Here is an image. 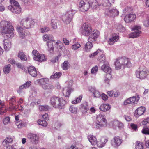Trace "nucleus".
Wrapping results in <instances>:
<instances>
[{"label": "nucleus", "mask_w": 149, "mask_h": 149, "mask_svg": "<svg viewBox=\"0 0 149 149\" xmlns=\"http://www.w3.org/2000/svg\"><path fill=\"white\" fill-rule=\"evenodd\" d=\"M40 30L41 32L44 33L49 31V29L48 27H44V28H40Z\"/></svg>", "instance_id": "59"}, {"label": "nucleus", "mask_w": 149, "mask_h": 149, "mask_svg": "<svg viewBox=\"0 0 149 149\" xmlns=\"http://www.w3.org/2000/svg\"><path fill=\"white\" fill-rule=\"evenodd\" d=\"M98 70V67L97 66H95L93 67L92 69L91 72L92 74L95 73Z\"/></svg>", "instance_id": "57"}, {"label": "nucleus", "mask_w": 149, "mask_h": 149, "mask_svg": "<svg viewBox=\"0 0 149 149\" xmlns=\"http://www.w3.org/2000/svg\"><path fill=\"white\" fill-rule=\"evenodd\" d=\"M89 109L87 102H85L81 104V110L83 113H86Z\"/></svg>", "instance_id": "30"}, {"label": "nucleus", "mask_w": 149, "mask_h": 149, "mask_svg": "<svg viewBox=\"0 0 149 149\" xmlns=\"http://www.w3.org/2000/svg\"><path fill=\"white\" fill-rule=\"evenodd\" d=\"M31 82L30 81H28L25 83L23 85L19 87V89H22L23 88H27L29 87L31 85Z\"/></svg>", "instance_id": "36"}, {"label": "nucleus", "mask_w": 149, "mask_h": 149, "mask_svg": "<svg viewBox=\"0 0 149 149\" xmlns=\"http://www.w3.org/2000/svg\"><path fill=\"white\" fill-rule=\"evenodd\" d=\"M55 41L54 40H51L48 41L47 42V45L48 47V51L50 53H53L54 52V47L53 45V42Z\"/></svg>", "instance_id": "27"}, {"label": "nucleus", "mask_w": 149, "mask_h": 149, "mask_svg": "<svg viewBox=\"0 0 149 149\" xmlns=\"http://www.w3.org/2000/svg\"><path fill=\"white\" fill-rule=\"evenodd\" d=\"M70 111L73 113H76L77 112V108L73 106H70L69 108Z\"/></svg>", "instance_id": "51"}, {"label": "nucleus", "mask_w": 149, "mask_h": 149, "mask_svg": "<svg viewBox=\"0 0 149 149\" xmlns=\"http://www.w3.org/2000/svg\"><path fill=\"white\" fill-rule=\"evenodd\" d=\"M10 120V117H7L4 119L3 123L4 124L6 125L8 123Z\"/></svg>", "instance_id": "61"}, {"label": "nucleus", "mask_w": 149, "mask_h": 149, "mask_svg": "<svg viewBox=\"0 0 149 149\" xmlns=\"http://www.w3.org/2000/svg\"><path fill=\"white\" fill-rule=\"evenodd\" d=\"M34 22L31 18L26 17L23 19L21 22V25L23 27L29 29L31 28L34 24Z\"/></svg>", "instance_id": "9"}, {"label": "nucleus", "mask_w": 149, "mask_h": 149, "mask_svg": "<svg viewBox=\"0 0 149 149\" xmlns=\"http://www.w3.org/2000/svg\"><path fill=\"white\" fill-rule=\"evenodd\" d=\"M49 108V106L48 105L40 106L39 107V109L41 111H47Z\"/></svg>", "instance_id": "47"}, {"label": "nucleus", "mask_w": 149, "mask_h": 149, "mask_svg": "<svg viewBox=\"0 0 149 149\" xmlns=\"http://www.w3.org/2000/svg\"><path fill=\"white\" fill-rule=\"evenodd\" d=\"M16 101L15 97L14 96L12 97L10 100V104L11 105H14V103Z\"/></svg>", "instance_id": "58"}, {"label": "nucleus", "mask_w": 149, "mask_h": 149, "mask_svg": "<svg viewBox=\"0 0 149 149\" xmlns=\"http://www.w3.org/2000/svg\"><path fill=\"white\" fill-rule=\"evenodd\" d=\"M53 38V37L52 35L45 34L43 36V39L44 41H46L49 40H52Z\"/></svg>", "instance_id": "41"}, {"label": "nucleus", "mask_w": 149, "mask_h": 149, "mask_svg": "<svg viewBox=\"0 0 149 149\" xmlns=\"http://www.w3.org/2000/svg\"><path fill=\"white\" fill-rule=\"evenodd\" d=\"M66 103L65 101L63 98H59L54 95L51 97L50 99V104L55 108H63Z\"/></svg>", "instance_id": "2"}, {"label": "nucleus", "mask_w": 149, "mask_h": 149, "mask_svg": "<svg viewBox=\"0 0 149 149\" xmlns=\"http://www.w3.org/2000/svg\"><path fill=\"white\" fill-rule=\"evenodd\" d=\"M142 132L145 134H149V128H143L142 130Z\"/></svg>", "instance_id": "56"}, {"label": "nucleus", "mask_w": 149, "mask_h": 149, "mask_svg": "<svg viewBox=\"0 0 149 149\" xmlns=\"http://www.w3.org/2000/svg\"><path fill=\"white\" fill-rule=\"evenodd\" d=\"M99 56L97 58V60L99 61L100 62H104L106 60L104 54H103V52L102 51L101 53L99 54Z\"/></svg>", "instance_id": "34"}, {"label": "nucleus", "mask_w": 149, "mask_h": 149, "mask_svg": "<svg viewBox=\"0 0 149 149\" xmlns=\"http://www.w3.org/2000/svg\"><path fill=\"white\" fill-rule=\"evenodd\" d=\"M111 106L109 104H102L99 107L100 110L105 112L108 111L111 108Z\"/></svg>", "instance_id": "22"}, {"label": "nucleus", "mask_w": 149, "mask_h": 149, "mask_svg": "<svg viewBox=\"0 0 149 149\" xmlns=\"http://www.w3.org/2000/svg\"><path fill=\"white\" fill-rule=\"evenodd\" d=\"M38 122L39 125L44 127H46L47 125V122L45 120H39Z\"/></svg>", "instance_id": "46"}, {"label": "nucleus", "mask_w": 149, "mask_h": 149, "mask_svg": "<svg viewBox=\"0 0 149 149\" xmlns=\"http://www.w3.org/2000/svg\"><path fill=\"white\" fill-rule=\"evenodd\" d=\"M89 4L90 6L93 8H95L98 5V2L97 0H90Z\"/></svg>", "instance_id": "33"}, {"label": "nucleus", "mask_w": 149, "mask_h": 149, "mask_svg": "<svg viewBox=\"0 0 149 149\" xmlns=\"http://www.w3.org/2000/svg\"><path fill=\"white\" fill-rule=\"evenodd\" d=\"M149 71L147 68L141 66L136 71L135 74L137 78L143 79L146 78L148 75Z\"/></svg>", "instance_id": "7"}, {"label": "nucleus", "mask_w": 149, "mask_h": 149, "mask_svg": "<svg viewBox=\"0 0 149 149\" xmlns=\"http://www.w3.org/2000/svg\"><path fill=\"white\" fill-rule=\"evenodd\" d=\"M90 8V4L88 0L81 1L79 7V10L82 12H85L88 10Z\"/></svg>", "instance_id": "10"}, {"label": "nucleus", "mask_w": 149, "mask_h": 149, "mask_svg": "<svg viewBox=\"0 0 149 149\" xmlns=\"http://www.w3.org/2000/svg\"><path fill=\"white\" fill-rule=\"evenodd\" d=\"M2 34H6L9 38H12L14 36V29L10 21H2L0 24Z\"/></svg>", "instance_id": "1"}, {"label": "nucleus", "mask_w": 149, "mask_h": 149, "mask_svg": "<svg viewBox=\"0 0 149 149\" xmlns=\"http://www.w3.org/2000/svg\"><path fill=\"white\" fill-rule=\"evenodd\" d=\"M82 98V95H79L78 97H77L76 99L72 101V103L73 104H76L80 102Z\"/></svg>", "instance_id": "43"}, {"label": "nucleus", "mask_w": 149, "mask_h": 149, "mask_svg": "<svg viewBox=\"0 0 149 149\" xmlns=\"http://www.w3.org/2000/svg\"><path fill=\"white\" fill-rule=\"evenodd\" d=\"M103 5L105 7H110L111 6V4L110 2V1L113 3L114 0H102Z\"/></svg>", "instance_id": "32"}, {"label": "nucleus", "mask_w": 149, "mask_h": 149, "mask_svg": "<svg viewBox=\"0 0 149 149\" xmlns=\"http://www.w3.org/2000/svg\"><path fill=\"white\" fill-rule=\"evenodd\" d=\"M124 20L126 23H130V14H129L126 15L124 18Z\"/></svg>", "instance_id": "53"}, {"label": "nucleus", "mask_w": 149, "mask_h": 149, "mask_svg": "<svg viewBox=\"0 0 149 149\" xmlns=\"http://www.w3.org/2000/svg\"><path fill=\"white\" fill-rule=\"evenodd\" d=\"M136 14L133 12H131V22L134 21L136 18Z\"/></svg>", "instance_id": "60"}, {"label": "nucleus", "mask_w": 149, "mask_h": 149, "mask_svg": "<svg viewBox=\"0 0 149 149\" xmlns=\"http://www.w3.org/2000/svg\"><path fill=\"white\" fill-rule=\"evenodd\" d=\"M16 125L18 128H21L22 127H25L26 126V124L25 122H21L20 123L17 122L16 123Z\"/></svg>", "instance_id": "45"}, {"label": "nucleus", "mask_w": 149, "mask_h": 149, "mask_svg": "<svg viewBox=\"0 0 149 149\" xmlns=\"http://www.w3.org/2000/svg\"><path fill=\"white\" fill-rule=\"evenodd\" d=\"M62 19L63 21L65 23L67 24H68L70 22L72 19V17L69 14L67 13L63 17Z\"/></svg>", "instance_id": "29"}, {"label": "nucleus", "mask_w": 149, "mask_h": 149, "mask_svg": "<svg viewBox=\"0 0 149 149\" xmlns=\"http://www.w3.org/2000/svg\"><path fill=\"white\" fill-rule=\"evenodd\" d=\"M4 48L6 51H8L10 49L11 46V43L8 39H5L4 40Z\"/></svg>", "instance_id": "28"}, {"label": "nucleus", "mask_w": 149, "mask_h": 149, "mask_svg": "<svg viewBox=\"0 0 149 149\" xmlns=\"http://www.w3.org/2000/svg\"><path fill=\"white\" fill-rule=\"evenodd\" d=\"M8 8L13 13L16 14H19L21 12V7H13V6L11 5L8 6Z\"/></svg>", "instance_id": "18"}, {"label": "nucleus", "mask_w": 149, "mask_h": 149, "mask_svg": "<svg viewBox=\"0 0 149 149\" xmlns=\"http://www.w3.org/2000/svg\"><path fill=\"white\" fill-rule=\"evenodd\" d=\"M102 51L100 49H98L97 51L91 54V55L90 56V57H93L97 55L98 54H100Z\"/></svg>", "instance_id": "54"}, {"label": "nucleus", "mask_w": 149, "mask_h": 149, "mask_svg": "<svg viewBox=\"0 0 149 149\" xmlns=\"http://www.w3.org/2000/svg\"><path fill=\"white\" fill-rule=\"evenodd\" d=\"M81 47L80 45L78 43H76L72 46V48L74 50H76Z\"/></svg>", "instance_id": "55"}, {"label": "nucleus", "mask_w": 149, "mask_h": 149, "mask_svg": "<svg viewBox=\"0 0 149 149\" xmlns=\"http://www.w3.org/2000/svg\"><path fill=\"white\" fill-rule=\"evenodd\" d=\"M62 75L61 72H56L50 76L51 79H56L59 78Z\"/></svg>", "instance_id": "38"}, {"label": "nucleus", "mask_w": 149, "mask_h": 149, "mask_svg": "<svg viewBox=\"0 0 149 149\" xmlns=\"http://www.w3.org/2000/svg\"><path fill=\"white\" fill-rule=\"evenodd\" d=\"M28 72L29 74L33 77H36L37 75L36 70L33 66H30L28 68Z\"/></svg>", "instance_id": "23"}, {"label": "nucleus", "mask_w": 149, "mask_h": 149, "mask_svg": "<svg viewBox=\"0 0 149 149\" xmlns=\"http://www.w3.org/2000/svg\"><path fill=\"white\" fill-rule=\"evenodd\" d=\"M18 56L22 61H26L27 60L26 56L23 52L21 51L19 52Z\"/></svg>", "instance_id": "31"}, {"label": "nucleus", "mask_w": 149, "mask_h": 149, "mask_svg": "<svg viewBox=\"0 0 149 149\" xmlns=\"http://www.w3.org/2000/svg\"><path fill=\"white\" fill-rule=\"evenodd\" d=\"M141 27L139 26L135 25L131 29L132 31L131 32V38H135L139 37L140 34L141 33L140 31Z\"/></svg>", "instance_id": "11"}, {"label": "nucleus", "mask_w": 149, "mask_h": 149, "mask_svg": "<svg viewBox=\"0 0 149 149\" xmlns=\"http://www.w3.org/2000/svg\"><path fill=\"white\" fill-rule=\"evenodd\" d=\"M135 148L136 149H143V143L140 141L136 142Z\"/></svg>", "instance_id": "37"}, {"label": "nucleus", "mask_w": 149, "mask_h": 149, "mask_svg": "<svg viewBox=\"0 0 149 149\" xmlns=\"http://www.w3.org/2000/svg\"><path fill=\"white\" fill-rule=\"evenodd\" d=\"M57 19L56 18L53 19L52 20L51 26L54 29H56L57 28Z\"/></svg>", "instance_id": "44"}, {"label": "nucleus", "mask_w": 149, "mask_h": 149, "mask_svg": "<svg viewBox=\"0 0 149 149\" xmlns=\"http://www.w3.org/2000/svg\"><path fill=\"white\" fill-rule=\"evenodd\" d=\"M107 120L105 118V116L102 114L97 116L94 127L97 129H100L107 126Z\"/></svg>", "instance_id": "5"}, {"label": "nucleus", "mask_w": 149, "mask_h": 149, "mask_svg": "<svg viewBox=\"0 0 149 149\" xmlns=\"http://www.w3.org/2000/svg\"><path fill=\"white\" fill-rule=\"evenodd\" d=\"M33 57L34 60L38 61H44L46 60L45 56L44 54H40L38 52L34 50L32 52Z\"/></svg>", "instance_id": "12"}, {"label": "nucleus", "mask_w": 149, "mask_h": 149, "mask_svg": "<svg viewBox=\"0 0 149 149\" xmlns=\"http://www.w3.org/2000/svg\"><path fill=\"white\" fill-rule=\"evenodd\" d=\"M36 82L41 85L42 88L45 90L52 89L54 86L51 84H49V79L47 78L41 79L38 80Z\"/></svg>", "instance_id": "8"}, {"label": "nucleus", "mask_w": 149, "mask_h": 149, "mask_svg": "<svg viewBox=\"0 0 149 149\" xmlns=\"http://www.w3.org/2000/svg\"><path fill=\"white\" fill-rule=\"evenodd\" d=\"M88 138L92 145H95L97 144V141L95 136L90 135L88 136Z\"/></svg>", "instance_id": "26"}, {"label": "nucleus", "mask_w": 149, "mask_h": 149, "mask_svg": "<svg viewBox=\"0 0 149 149\" xmlns=\"http://www.w3.org/2000/svg\"><path fill=\"white\" fill-rule=\"evenodd\" d=\"M105 14L110 17H113L118 15V11L116 9L109 10L107 8L105 10Z\"/></svg>", "instance_id": "13"}, {"label": "nucleus", "mask_w": 149, "mask_h": 149, "mask_svg": "<svg viewBox=\"0 0 149 149\" xmlns=\"http://www.w3.org/2000/svg\"><path fill=\"white\" fill-rule=\"evenodd\" d=\"M13 142V139L10 137H6L4 140L3 143L5 142L6 144H7L8 143H11Z\"/></svg>", "instance_id": "49"}, {"label": "nucleus", "mask_w": 149, "mask_h": 149, "mask_svg": "<svg viewBox=\"0 0 149 149\" xmlns=\"http://www.w3.org/2000/svg\"><path fill=\"white\" fill-rule=\"evenodd\" d=\"M114 92L113 91H109L107 92V94L109 96L112 97L113 95Z\"/></svg>", "instance_id": "64"}, {"label": "nucleus", "mask_w": 149, "mask_h": 149, "mask_svg": "<svg viewBox=\"0 0 149 149\" xmlns=\"http://www.w3.org/2000/svg\"><path fill=\"white\" fill-rule=\"evenodd\" d=\"M63 45V43L59 40H57L55 44V46L58 49H62Z\"/></svg>", "instance_id": "39"}, {"label": "nucleus", "mask_w": 149, "mask_h": 149, "mask_svg": "<svg viewBox=\"0 0 149 149\" xmlns=\"http://www.w3.org/2000/svg\"><path fill=\"white\" fill-rule=\"evenodd\" d=\"M93 96L95 97H99L101 95L100 93L97 90H95L93 93Z\"/></svg>", "instance_id": "52"}, {"label": "nucleus", "mask_w": 149, "mask_h": 149, "mask_svg": "<svg viewBox=\"0 0 149 149\" xmlns=\"http://www.w3.org/2000/svg\"><path fill=\"white\" fill-rule=\"evenodd\" d=\"M28 137L32 142L36 144L38 143V138L36 134L30 133L28 135Z\"/></svg>", "instance_id": "17"}, {"label": "nucleus", "mask_w": 149, "mask_h": 149, "mask_svg": "<svg viewBox=\"0 0 149 149\" xmlns=\"http://www.w3.org/2000/svg\"><path fill=\"white\" fill-rule=\"evenodd\" d=\"M113 145L115 147H118L122 143V140L120 139L119 136L114 137L113 139Z\"/></svg>", "instance_id": "24"}, {"label": "nucleus", "mask_w": 149, "mask_h": 149, "mask_svg": "<svg viewBox=\"0 0 149 149\" xmlns=\"http://www.w3.org/2000/svg\"><path fill=\"white\" fill-rule=\"evenodd\" d=\"M41 118L47 120H48L49 119L48 115L47 113L42 115Z\"/></svg>", "instance_id": "63"}, {"label": "nucleus", "mask_w": 149, "mask_h": 149, "mask_svg": "<svg viewBox=\"0 0 149 149\" xmlns=\"http://www.w3.org/2000/svg\"><path fill=\"white\" fill-rule=\"evenodd\" d=\"M95 31L93 34L88 37V42L86 43L85 45V49L86 52H88L90 51L92 47V42H95L98 38L99 33Z\"/></svg>", "instance_id": "6"}, {"label": "nucleus", "mask_w": 149, "mask_h": 149, "mask_svg": "<svg viewBox=\"0 0 149 149\" xmlns=\"http://www.w3.org/2000/svg\"><path fill=\"white\" fill-rule=\"evenodd\" d=\"M101 97L102 100L104 101H106L108 99V97L107 95L104 93H102L101 95Z\"/></svg>", "instance_id": "62"}, {"label": "nucleus", "mask_w": 149, "mask_h": 149, "mask_svg": "<svg viewBox=\"0 0 149 149\" xmlns=\"http://www.w3.org/2000/svg\"><path fill=\"white\" fill-rule=\"evenodd\" d=\"M81 31L82 34L84 36H88L92 35L96 31L99 33L98 37L100 35V32L97 29L93 30L91 26L87 23H84L81 27Z\"/></svg>", "instance_id": "3"}, {"label": "nucleus", "mask_w": 149, "mask_h": 149, "mask_svg": "<svg viewBox=\"0 0 149 149\" xmlns=\"http://www.w3.org/2000/svg\"><path fill=\"white\" fill-rule=\"evenodd\" d=\"M17 30L21 38H24L26 35V33L25 32V30L21 27L18 26L17 28Z\"/></svg>", "instance_id": "21"}, {"label": "nucleus", "mask_w": 149, "mask_h": 149, "mask_svg": "<svg viewBox=\"0 0 149 149\" xmlns=\"http://www.w3.org/2000/svg\"><path fill=\"white\" fill-rule=\"evenodd\" d=\"M73 91V89L70 87H66L63 89V93L65 97H69L71 93Z\"/></svg>", "instance_id": "20"}, {"label": "nucleus", "mask_w": 149, "mask_h": 149, "mask_svg": "<svg viewBox=\"0 0 149 149\" xmlns=\"http://www.w3.org/2000/svg\"><path fill=\"white\" fill-rule=\"evenodd\" d=\"M10 1L11 4L13 5V7H20L18 2L15 0H10Z\"/></svg>", "instance_id": "48"}, {"label": "nucleus", "mask_w": 149, "mask_h": 149, "mask_svg": "<svg viewBox=\"0 0 149 149\" xmlns=\"http://www.w3.org/2000/svg\"><path fill=\"white\" fill-rule=\"evenodd\" d=\"M101 69L105 72L107 73V77L109 78H112V75L111 74L112 72V70L108 65L104 64L101 66Z\"/></svg>", "instance_id": "14"}, {"label": "nucleus", "mask_w": 149, "mask_h": 149, "mask_svg": "<svg viewBox=\"0 0 149 149\" xmlns=\"http://www.w3.org/2000/svg\"><path fill=\"white\" fill-rule=\"evenodd\" d=\"M115 65L117 70L120 69L122 67L130 68V59L125 57L118 58L115 63Z\"/></svg>", "instance_id": "4"}, {"label": "nucleus", "mask_w": 149, "mask_h": 149, "mask_svg": "<svg viewBox=\"0 0 149 149\" xmlns=\"http://www.w3.org/2000/svg\"><path fill=\"white\" fill-rule=\"evenodd\" d=\"M139 100V97L137 96L131 97V105H134L137 104Z\"/></svg>", "instance_id": "35"}, {"label": "nucleus", "mask_w": 149, "mask_h": 149, "mask_svg": "<svg viewBox=\"0 0 149 149\" xmlns=\"http://www.w3.org/2000/svg\"><path fill=\"white\" fill-rule=\"evenodd\" d=\"M146 109L143 107L141 106L136 109L134 113V116L137 117L143 115Z\"/></svg>", "instance_id": "15"}, {"label": "nucleus", "mask_w": 149, "mask_h": 149, "mask_svg": "<svg viewBox=\"0 0 149 149\" xmlns=\"http://www.w3.org/2000/svg\"><path fill=\"white\" fill-rule=\"evenodd\" d=\"M6 111V107L4 101L0 99V114L3 115Z\"/></svg>", "instance_id": "25"}, {"label": "nucleus", "mask_w": 149, "mask_h": 149, "mask_svg": "<svg viewBox=\"0 0 149 149\" xmlns=\"http://www.w3.org/2000/svg\"><path fill=\"white\" fill-rule=\"evenodd\" d=\"M143 25L145 27L149 26V17H148L143 21Z\"/></svg>", "instance_id": "50"}, {"label": "nucleus", "mask_w": 149, "mask_h": 149, "mask_svg": "<svg viewBox=\"0 0 149 149\" xmlns=\"http://www.w3.org/2000/svg\"><path fill=\"white\" fill-rule=\"evenodd\" d=\"M10 64L6 65L3 69V70L5 74H8L10 70Z\"/></svg>", "instance_id": "42"}, {"label": "nucleus", "mask_w": 149, "mask_h": 149, "mask_svg": "<svg viewBox=\"0 0 149 149\" xmlns=\"http://www.w3.org/2000/svg\"><path fill=\"white\" fill-rule=\"evenodd\" d=\"M119 39V36L118 35L114 34L112 35L111 37L109 39L108 42L110 45H113L115 42L118 41Z\"/></svg>", "instance_id": "16"}, {"label": "nucleus", "mask_w": 149, "mask_h": 149, "mask_svg": "<svg viewBox=\"0 0 149 149\" xmlns=\"http://www.w3.org/2000/svg\"><path fill=\"white\" fill-rule=\"evenodd\" d=\"M69 64L68 61H65L63 65L61 66L63 70H66L69 68Z\"/></svg>", "instance_id": "40"}, {"label": "nucleus", "mask_w": 149, "mask_h": 149, "mask_svg": "<svg viewBox=\"0 0 149 149\" xmlns=\"http://www.w3.org/2000/svg\"><path fill=\"white\" fill-rule=\"evenodd\" d=\"M107 141L108 139L107 138L102 137L99 141H97L96 144L99 147H102L104 146Z\"/></svg>", "instance_id": "19"}]
</instances>
